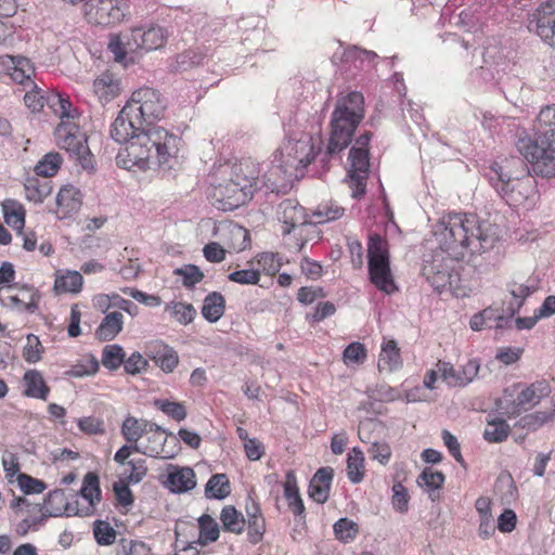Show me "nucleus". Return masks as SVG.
<instances>
[{
	"label": "nucleus",
	"mask_w": 555,
	"mask_h": 555,
	"mask_svg": "<svg viewBox=\"0 0 555 555\" xmlns=\"http://www.w3.org/2000/svg\"><path fill=\"white\" fill-rule=\"evenodd\" d=\"M435 236L439 250L430 260H425L422 273L437 292H441L452 284L454 261L493 248L500 234L499 228L489 220H480L473 214H453L436 225Z\"/></svg>",
	"instance_id": "obj_1"
},
{
	"label": "nucleus",
	"mask_w": 555,
	"mask_h": 555,
	"mask_svg": "<svg viewBox=\"0 0 555 555\" xmlns=\"http://www.w3.org/2000/svg\"><path fill=\"white\" fill-rule=\"evenodd\" d=\"M111 137L126 144L116 157L117 165L130 169H152L168 162L178 152L179 138L162 127L146 128L127 104L111 126Z\"/></svg>",
	"instance_id": "obj_2"
},
{
	"label": "nucleus",
	"mask_w": 555,
	"mask_h": 555,
	"mask_svg": "<svg viewBox=\"0 0 555 555\" xmlns=\"http://www.w3.org/2000/svg\"><path fill=\"white\" fill-rule=\"evenodd\" d=\"M537 138L519 133L515 143L532 171L543 178L555 177V104L543 107L537 117Z\"/></svg>",
	"instance_id": "obj_3"
},
{
	"label": "nucleus",
	"mask_w": 555,
	"mask_h": 555,
	"mask_svg": "<svg viewBox=\"0 0 555 555\" xmlns=\"http://www.w3.org/2000/svg\"><path fill=\"white\" fill-rule=\"evenodd\" d=\"M364 117V96L352 91L337 100L331 118V133L324 157L325 163L339 155L351 143L356 129Z\"/></svg>",
	"instance_id": "obj_4"
},
{
	"label": "nucleus",
	"mask_w": 555,
	"mask_h": 555,
	"mask_svg": "<svg viewBox=\"0 0 555 555\" xmlns=\"http://www.w3.org/2000/svg\"><path fill=\"white\" fill-rule=\"evenodd\" d=\"M260 169L251 159H243L231 168V178L212 188V205L223 211H231L251 199L257 190Z\"/></svg>",
	"instance_id": "obj_5"
},
{
	"label": "nucleus",
	"mask_w": 555,
	"mask_h": 555,
	"mask_svg": "<svg viewBox=\"0 0 555 555\" xmlns=\"http://www.w3.org/2000/svg\"><path fill=\"white\" fill-rule=\"evenodd\" d=\"M314 158L313 145L310 140L288 139L283 143L280 150V158L275 155V160L280 164L272 166L270 171L263 176L264 183L273 191L278 189L280 173L284 175L285 180L289 181L293 177L297 178V171L305 169Z\"/></svg>",
	"instance_id": "obj_6"
},
{
	"label": "nucleus",
	"mask_w": 555,
	"mask_h": 555,
	"mask_svg": "<svg viewBox=\"0 0 555 555\" xmlns=\"http://www.w3.org/2000/svg\"><path fill=\"white\" fill-rule=\"evenodd\" d=\"M487 176L490 184L509 206L522 205L534 194V180L529 175L512 178L505 166L494 163Z\"/></svg>",
	"instance_id": "obj_7"
},
{
	"label": "nucleus",
	"mask_w": 555,
	"mask_h": 555,
	"mask_svg": "<svg viewBox=\"0 0 555 555\" xmlns=\"http://www.w3.org/2000/svg\"><path fill=\"white\" fill-rule=\"evenodd\" d=\"M372 138L370 131L360 134L348 154L347 177L344 182L351 189L353 198H360L365 194L366 180L370 171L369 144Z\"/></svg>",
	"instance_id": "obj_8"
},
{
	"label": "nucleus",
	"mask_w": 555,
	"mask_h": 555,
	"mask_svg": "<svg viewBox=\"0 0 555 555\" xmlns=\"http://www.w3.org/2000/svg\"><path fill=\"white\" fill-rule=\"evenodd\" d=\"M369 275L371 282L382 292L392 294L398 291L390 270L387 243L379 236L370 237L367 247Z\"/></svg>",
	"instance_id": "obj_9"
},
{
	"label": "nucleus",
	"mask_w": 555,
	"mask_h": 555,
	"mask_svg": "<svg viewBox=\"0 0 555 555\" xmlns=\"http://www.w3.org/2000/svg\"><path fill=\"white\" fill-rule=\"evenodd\" d=\"M55 137L59 146L75 157L85 170H94V159L87 145V137L80 132L76 124L62 121L55 129Z\"/></svg>",
	"instance_id": "obj_10"
},
{
	"label": "nucleus",
	"mask_w": 555,
	"mask_h": 555,
	"mask_svg": "<svg viewBox=\"0 0 555 555\" xmlns=\"http://www.w3.org/2000/svg\"><path fill=\"white\" fill-rule=\"evenodd\" d=\"M128 106H131L133 114L143 121L146 128L164 117L167 103L162 94L153 88H140L131 95Z\"/></svg>",
	"instance_id": "obj_11"
},
{
	"label": "nucleus",
	"mask_w": 555,
	"mask_h": 555,
	"mask_svg": "<svg viewBox=\"0 0 555 555\" xmlns=\"http://www.w3.org/2000/svg\"><path fill=\"white\" fill-rule=\"evenodd\" d=\"M276 215L280 221L285 224L283 229L284 234H289L293 230L298 229V234L302 238L297 244V250L300 251L305 244L311 238L309 234H319L315 228V222L306 220L304 207L293 199H285L279 206Z\"/></svg>",
	"instance_id": "obj_12"
},
{
	"label": "nucleus",
	"mask_w": 555,
	"mask_h": 555,
	"mask_svg": "<svg viewBox=\"0 0 555 555\" xmlns=\"http://www.w3.org/2000/svg\"><path fill=\"white\" fill-rule=\"evenodd\" d=\"M527 29L555 49V0H545L528 14Z\"/></svg>",
	"instance_id": "obj_13"
},
{
	"label": "nucleus",
	"mask_w": 555,
	"mask_h": 555,
	"mask_svg": "<svg viewBox=\"0 0 555 555\" xmlns=\"http://www.w3.org/2000/svg\"><path fill=\"white\" fill-rule=\"evenodd\" d=\"M125 0H87L85 14L95 25L108 26L119 23L125 17Z\"/></svg>",
	"instance_id": "obj_14"
},
{
	"label": "nucleus",
	"mask_w": 555,
	"mask_h": 555,
	"mask_svg": "<svg viewBox=\"0 0 555 555\" xmlns=\"http://www.w3.org/2000/svg\"><path fill=\"white\" fill-rule=\"evenodd\" d=\"M153 426L152 431H145L146 443H141V453L151 457L172 459L176 451L166 449L167 439L170 438L175 443H178L177 437L167 431L156 423L151 422Z\"/></svg>",
	"instance_id": "obj_15"
},
{
	"label": "nucleus",
	"mask_w": 555,
	"mask_h": 555,
	"mask_svg": "<svg viewBox=\"0 0 555 555\" xmlns=\"http://www.w3.org/2000/svg\"><path fill=\"white\" fill-rule=\"evenodd\" d=\"M551 393V386L547 380L541 379L530 384L521 390L513 402V410L508 412V417L518 415L521 411H527L537 405L543 398Z\"/></svg>",
	"instance_id": "obj_16"
},
{
	"label": "nucleus",
	"mask_w": 555,
	"mask_h": 555,
	"mask_svg": "<svg viewBox=\"0 0 555 555\" xmlns=\"http://www.w3.org/2000/svg\"><path fill=\"white\" fill-rule=\"evenodd\" d=\"M165 40V29L160 26H151L147 29L134 28L131 31L127 46L130 50L152 51L162 48Z\"/></svg>",
	"instance_id": "obj_17"
},
{
	"label": "nucleus",
	"mask_w": 555,
	"mask_h": 555,
	"mask_svg": "<svg viewBox=\"0 0 555 555\" xmlns=\"http://www.w3.org/2000/svg\"><path fill=\"white\" fill-rule=\"evenodd\" d=\"M146 356L165 373H171L179 363L177 351L163 341L151 343L146 348Z\"/></svg>",
	"instance_id": "obj_18"
},
{
	"label": "nucleus",
	"mask_w": 555,
	"mask_h": 555,
	"mask_svg": "<svg viewBox=\"0 0 555 555\" xmlns=\"http://www.w3.org/2000/svg\"><path fill=\"white\" fill-rule=\"evenodd\" d=\"M334 469L330 466L319 468L309 483L308 494L317 503L327 501L331 490Z\"/></svg>",
	"instance_id": "obj_19"
},
{
	"label": "nucleus",
	"mask_w": 555,
	"mask_h": 555,
	"mask_svg": "<svg viewBox=\"0 0 555 555\" xmlns=\"http://www.w3.org/2000/svg\"><path fill=\"white\" fill-rule=\"evenodd\" d=\"M80 493L85 500L88 501L89 506L86 511L77 512L79 516H90L94 512V506L101 501V488L99 476L95 473H88L83 478V483Z\"/></svg>",
	"instance_id": "obj_20"
},
{
	"label": "nucleus",
	"mask_w": 555,
	"mask_h": 555,
	"mask_svg": "<svg viewBox=\"0 0 555 555\" xmlns=\"http://www.w3.org/2000/svg\"><path fill=\"white\" fill-rule=\"evenodd\" d=\"M56 204L62 212V218L77 212L82 204L81 192L73 185L61 188L56 196Z\"/></svg>",
	"instance_id": "obj_21"
},
{
	"label": "nucleus",
	"mask_w": 555,
	"mask_h": 555,
	"mask_svg": "<svg viewBox=\"0 0 555 555\" xmlns=\"http://www.w3.org/2000/svg\"><path fill=\"white\" fill-rule=\"evenodd\" d=\"M151 428L150 421L128 415L121 424L120 434L128 443L139 444L145 431H152Z\"/></svg>",
	"instance_id": "obj_22"
},
{
	"label": "nucleus",
	"mask_w": 555,
	"mask_h": 555,
	"mask_svg": "<svg viewBox=\"0 0 555 555\" xmlns=\"http://www.w3.org/2000/svg\"><path fill=\"white\" fill-rule=\"evenodd\" d=\"M507 291L512 296V300L504 302L503 311L513 318L524 306L527 297L534 292L533 286L511 282L507 284Z\"/></svg>",
	"instance_id": "obj_23"
},
{
	"label": "nucleus",
	"mask_w": 555,
	"mask_h": 555,
	"mask_svg": "<svg viewBox=\"0 0 555 555\" xmlns=\"http://www.w3.org/2000/svg\"><path fill=\"white\" fill-rule=\"evenodd\" d=\"M124 327V315L121 312L113 311L107 313L95 331V337L100 341L113 340Z\"/></svg>",
	"instance_id": "obj_24"
},
{
	"label": "nucleus",
	"mask_w": 555,
	"mask_h": 555,
	"mask_svg": "<svg viewBox=\"0 0 555 555\" xmlns=\"http://www.w3.org/2000/svg\"><path fill=\"white\" fill-rule=\"evenodd\" d=\"M48 178H41L37 175L27 177L24 182L25 196L35 204H40L51 194L52 185Z\"/></svg>",
	"instance_id": "obj_25"
},
{
	"label": "nucleus",
	"mask_w": 555,
	"mask_h": 555,
	"mask_svg": "<svg viewBox=\"0 0 555 555\" xmlns=\"http://www.w3.org/2000/svg\"><path fill=\"white\" fill-rule=\"evenodd\" d=\"M166 485L172 492L190 491L196 486L195 474L190 467L176 468L168 474Z\"/></svg>",
	"instance_id": "obj_26"
},
{
	"label": "nucleus",
	"mask_w": 555,
	"mask_h": 555,
	"mask_svg": "<svg viewBox=\"0 0 555 555\" xmlns=\"http://www.w3.org/2000/svg\"><path fill=\"white\" fill-rule=\"evenodd\" d=\"M284 495L288 507L295 516L305 518V505L299 494L297 479L293 470L287 472L284 482Z\"/></svg>",
	"instance_id": "obj_27"
},
{
	"label": "nucleus",
	"mask_w": 555,
	"mask_h": 555,
	"mask_svg": "<svg viewBox=\"0 0 555 555\" xmlns=\"http://www.w3.org/2000/svg\"><path fill=\"white\" fill-rule=\"evenodd\" d=\"M25 384L24 395L29 398L47 400L50 392L42 374L37 370H29L23 377Z\"/></svg>",
	"instance_id": "obj_28"
},
{
	"label": "nucleus",
	"mask_w": 555,
	"mask_h": 555,
	"mask_svg": "<svg viewBox=\"0 0 555 555\" xmlns=\"http://www.w3.org/2000/svg\"><path fill=\"white\" fill-rule=\"evenodd\" d=\"M93 92L100 101H109L119 92V81L109 73H103L93 81Z\"/></svg>",
	"instance_id": "obj_29"
},
{
	"label": "nucleus",
	"mask_w": 555,
	"mask_h": 555,
	"mask_svg": "<svg viewBox=\"0 0 555 555\" xmlns=\"http://www.w3.org/2000/svg\"><path fill=\"white\" fill-rule=\"evenodd\" d=\"M225 310V299L219 292L209 293L202 306V315L210 323L221 319Z\"/></svg>",
	"instance_id": "obj_30"
},
{
	"label": "nucleus",
	"mask_w": 555,
	"mask_h": 555,
	"mask_svg": "<svg viewBox=\"0 0 555 555\" xmlns=\"http://www.w3.org/2000/svg\"><path fill=\"white\" fill-rule=\"evenodd\" d=\"M402 365L399 348L395 340H388L382 346L378 360V370L392 372Z\"/></svg>",
	"instance_id": "obj_31"
},
{
	"label": "nucleus",
	"mask_w": 555,
	"mask_h": 555,
	"mask_svg": "<svg viewBox=\"0 0 555 555\" xmlns=\"http://www.w3.org/2000/svg\"><path fill=\"white\" fill-rule=\"evenodd\" d=\"M222 528L227 532L240 534L246 526V519L233 505H225L220 513Z\"/></svg>",
	"instance_id": "obj_32"
},
{
	"label": "nucleus",
	"mask_w": 555,
	"mask_h": 555,
	"mask_svg": "<svg viewBox=\"0 0 555 555\" xmlns=\"http://www.w3.org/2000/svg\"><path fill=\"white\" fill-rule=\"evenodd\" d=\"M230 492V481L225 474L212 475L205 486V495L208 499L223 500Z\"/></svg>",
	"instance_id": "obj_33"
},
{
	"label": "nucleus",
	"mask_w": 555,
	"mask_h": 555,
	"mask_svg": "<svg viewBox=\"0 0 555 555\" xmlns=\"http://www.w3.org/2000/svg\"><path fill=\"white\" fill-rule=\"evenodd\" d=\"M199 537L197 543L207 545L208 543L216 542L220 535V528L218 522L208 514H203L198 519Z\"/></svg>",
	"instance_id": "obj_34"
},
{
	"label": "nucleus",
	"mask_w": 555,
	"mask_h": 555,
	"mask_svg": "<svg viewBox=\"0 0 555 555\" xmlns=\"http://www.w3.org/2000/svg\"><path fill=\"white\" fill-rule=\"evenodd\" d=\"M365 474L363 452L353 448L347 456V476L352 483L363 480Z\"/></svg>",
	"instance_id": "obj_35"
},
{
	"label": "nucleus",
	"mask_w": 555,
	"mask_h": 555,
	"mask_svg": "<svg viewBox=\"0 0 555 555\" xmlns=\"http://www.w3.org/2000/svg\"><path fill=\"white\" fill-rule=\"evenodd\" d=\"M83 279L78 271H67L56 275L54 289L57 293H78L82 287Z\"/></svg>",
	"instance_id": "obj_36"
},
{
	"label": "nucleus",
	"mask_w": 555,
	"mask_h": 555,
	"mask_svg": "<svg viewBox=\"0 0 555 555\" xmlns=\"http://www.w3.org/2000/svg\"><path fill=\"white\" fill-rule=\"evenodd\" d=\"M511 433V427L506 421L502 418H494L488 421L487 427L483 431V438L488 442L499 443L507 439Z\"/></svg>",
	"instance_id": "obj_37"
},
{
	"label": "nucleus",
	"mask_w": 555,
	"mask_h": 555,
	"mask_svg": "<svg viewBox=\"0 0 555 555\" xmlns=\"http://www.w3.org/2000/svg\"><path fill=\"white\" fill-rule=\"evenodd\" d=\"M62 164V156L57 152L47 153L35 166V173L41 178L56 175Z\"/></svg>",
	"instance_id": "obj_38"
},
{
	"label": "nucleus",
	"mask_w": 555,
	"mask_h": 555,
	"mask_svg": "<svg viewBox=\"0 0 555 555\" xmlns=\"http://www.w3.org/2000/svg\"><path fill=\"white\" fill-rule=\"evenodd\" d=\"M165 311L169 312L171 318L183 325L191 323L196 315V310L191 304L178 301L167 304Z\"/></svg>",
	"instance_id": "obj_39"
},
{
	"label": "nucleus",
	"mask_w": 555,
	"mask_h": 555,
	"mask_svg": "<svg viewBox=\"0 0 555 555\" xmlns=\"http://www.w3.org/2000/svg\"><path fill=\"white\" fill-rule=\"evenodd\" d=\"M444 479L446 477L442 472L426 467L418 476L417 485L431 494V492L440 489L443 486Z\"/></svg>",
	"instance_id": "obj_40"
},
{
	"label": "nucleus",
	"mask_w": 555,
	"mask_h": 555,
	"mask_svg": "<svg viewBox=\"0 0 555 555\" xmlns=\"http://www.w3.org/2000/svg\"><path fill=\"white\" fill-rule=\"evenodd\" d=\"M334 534L343 543L353 541L359 533V526L349 518H340L333 526Z\"/></svg>",
	"instance_id": "obj_41"
},
{
	"label": "nucleus",
	"mask_w": 555,
	"mask_h": 555,
	"mask_svg": "<svg viewBox=\"0 0 555 555\" xmlns=\"http://www.w3.org/2000/svg\"><path fill=\"white\" fill-rule=\"evenodd\" d=\"M125 351L120 345H107L102 352V364L111 370H117L125 361Z\"/></svg>",
	"instance_id": "obj_42"
},
{
	"label": "nucleus",
	"mask_w": 555,
	"mask_h": 555,
	"mask_svg": "<svg viewBox=\"0 0 555 555\" xmlns=\"http://www.w3.org/2000/svg\"><path fill=\"white\" fill-rule=\"evenodd\" d=\"M12 72L10 76L12 79L18 83H24L25 80L30 79V76L34 73V67L30 61L23 56L12 57Z\"/></svg>",
	"instance_id": "obj_43"
},
{
	"label": "nucleus",
	"mask_w": 555,
	"mask_h": 555,
	"mask_svg": "<svg viewBox=\"0 0 555 555\" xmlns=\"http://www.w3.org/2000/svg\"><path fill=\"white\" fill-rule=\"evenodd\" d=\"M173 274L182 278V284L186 288L194 287L204 279V273L195 264H184L173 270Z\"/></svg>",
	"instance_id": "obj_44"
},
{
	"label": "nucleus",
	"mask_w": 555,
	"mask_h": 555,
	"mask_svg": "<svg viewBox=\"0 0 555 555\" xmlns=\"http://www.w3.org/2000/svg\"><path fill=\"white\" fill-rule=\"evenodd\" d=\"M345 212V209L336 203L328 202L318 206L314 211L318 223L334 221L339 219Z\"/></svg>",
	"instance_id": "obj_45"
},
{
	"label": "nucleus",
	"mask_w": 555,
	"mask_h": 555,
	"mask_svg": "<svg viewBox=\"0 0 555 555\" xmlns=\"http://www.w3.org/2000/svg\"><path fill=\"white\" fill-rule=\"evenodd\" d=\"M93 534L100 545H112L116 540L115 529L104 520H95L93 524Z\"/></svg>",
	"instance_id": "obj_46"
},
{
	"label": "nucleus",
	"mask_w": 555,
	"mask_h": 555,
	"mask_svg": "<svg viewBox=\"0 0 555 555\" xmlns=\"http://www.w3.org/2000/svg\"><path fill=\"white\" fill-rule=\"evenodd\" d=\"M365 359L366 349L361 343L349 344L343 352V360L347 365L363 363Z\"/></svg>",
	"instance_id": "obj_47"
},
{
	"label": "nucleus",
	"mask_w": 555,
	"mask_h": 555,
	"mask_svg": "<svg viewBox=\"0 0 555 555\" xmlns=\"http://www.w3.org/2000/svg\"><path fill=\"white\" fill-rule=\"evenodd\" d=\"M155 405L165 414L172 417L177 422H181L186 417V409L181 402H171L168 400H156Z\"/></svg>",
	"instance_id": "obj_48"
},
{
	"label": "nucleus",
	"mask_w": 555,
	"mask_h": 555,
	"mask_svg": "<svg viewBox=\"0 0 555 555\" xmlns=\"http://www.w3.org/2000/svg\"><path fill=\"white\" fill-rule=\"evenodd\" d=\"M43 351V348L41 346V343L39 338L34 335L29 334L26 337V346L23 350V357L26 362L28 363H36L41 359V353Z\"/></svg>",
	"instance_id": "obj_49"
},
{
	"label": "nucleus",
	"mask_w": 555,
	"mask_h": 555,
	"mask_svg": "<svg viewBox=\"0 0 555 555\" xmlns=\"http://www.w3.org/2000/svg\"><path fill=\"white\" fill-rule=\"evenodd\" d=\"M17 483L25 494H38L47 489V485L42 480L24 473L18 474Z\"/></svg>",
	"instance_id": "obj_50"
},
{
	"label": "nucleus",
	"mask_w": 555,
	"mask_h": 555,
	"mask_svg": "<svg viewBox=\"0 0 555 555\" xmlns=\"http://www.w3.org/2000/svg\"><path fill=\"white\" fill-rule=\"evenodd\" d=\"M228 279L242 285H256L260 281V272L254 269L237 270L230 273Z\"/></svg>",
	"instance_id": "obj_51"
},
{
	"label": "nucleus",
	"mask_w": 555,
	"mask_h": 555,
	"mask_svg": "<svg viewBox=\"0 0 555 555\" xmlns=\"http://www.w3.org/2000/svg\"><path fill=\"white\" fill-rule=\"evenodd\" d=\"M257 262L269 275H274L282 267L279 255L273 253H261L257 256Z\"/></svg>",
	"instance_id": "obj_52"
},
{
	"label": "nucleus",
	"mask_w": 555,
	"mask_h": 555,
	"mask_svg": "<svg viewBox=\"0 0 555 555\" xmlns=\"http://www.w3.org/2000/svg\"><path fill=\"white\" fill-rule=\"evenodd\" d=\"M3 210L5 223L15 230H18V234H22V230L25 225V211L22 208L10 209L8 205H3Z\"/></svg>",
	"instance_id": "obj_53"
},
{
	"label": "nucleus",
	"mask_w": 555,
	"mask_h": 555,
	"mask_svg": "<svg viewBox=\"0 0 555 555\" xmlns=\"http://www.w3.org/2000/svg\"><path fill=\"white\" fill-rule=\"evenodd\" d=\"M392 506L399 513H405L409 508V494L406 488L398 482L392 486Z\"/></svg>",
	"instance_id": "obj_54"
},
{
	"label": "nucleus",
	"mask_w": 555,
	"mask_h": 555,
	"mask_svg": "<svg viewBox=\"0 0 555 555\" xmlns=\"http://www.w3.org/2000/svg\"><path fill=\"white\" fill-rule=\"evenodd\" d=\"M113 491L119 505L129 507L133 504L134 498L126 481L119 480L114 482Z\"/></svg>",
	"instance_id": "obj_55"
},
{
	"label": "nucleus",
	"mask_w": 555,
	"mask_h": 555,
	"mask_svg": "<svg viewBox=\"0 0 555 555\" xmlns=\"http://www.w3.org/2000/svg\"><path fill=\"white\" fill-rule=\"evenodd\" d=\"M438 372L441 378L451 387H460V372L454 369V366L444 361H438L437 363Z\"/></svg>",
	"instance_id": "obj_56"
},
{
	"label": "nucleus",
	"mask_w": 555,
	"mask_h": 555,
	"mask_svg": "<svg viewBox=\"0 0 555 555\" xmlns=\"http://www.w3.org/2000/svg\"><path fill=\"white\" fill-rule=\"evenodd\" d=\"M246 525L248 528V540L253 544H257L261 541L264 530L266 522L263 517H256V519H247Z\"/></svg>",
	"instance_id": "obj_57"
},
{
	"label": "nucleus",
	"mask_w": 555,
	"mask_h": 555,
	"mask_svg": "<svg viewBox=\"0 0 555 555\" xmlns=\"http://www.w3.org/2000/svg\"><path fill=\"white\" fill-rule=\"evenodd\" d=\"M65 500V493L62 489L50 491L44 499V511L52 516L61 514V506L54 507V504H62Z\"/></svg>",
	"instance_id": "obj_58"
},
{
	"label": "nucleus",
	"mask_w": 555,
	"mask_h": 555,
	"mask_svg": "<svg viewBox=\"0 0 555 555\" xmlns=\"http://www.w3.org/2000/svg\"><path fill=\"white\" fill-rule=\"evenodd\" d=\"M127 465L130 467V474L127 476V480L129 483H139L147 473V467L145 465V460L137 459L129 460Z\"/></svg>",
	"instance_id": "obj_59"
},
{
	"label": "nucleus",
	"mask_w": 555,
	"mask_h": 555,
	"mask_svg": "<svg viewBox=\"0 0 555 555\" xmlns=\"http://www.w3.org/2000/svg\"><path fill=\"white\" fill-rule=\"evenodd\" d=\"M441 438L450 454L455 459L457 463L464 466L465 462L461 454V448L457 438L447 429L442 430Z\"/></svg>",
	"instance_id": "obj_60"
},
{
	"label": "nucleus",
	"mask_w": 555,
	"mask_h": 555,
	"mask_svg": "<svg viewBox=\"0 0 555 555\" xmlns=\"http://www.w3.org/2000/svg\"><path fill=\"white\" fill-rule=\"evenodd\" d=\"M149 365L146 359L140 352H133L127 360L124 361L125 371L128 374L135 375Z\"/></svg>",
	"instance_id": "obj_61"
},
{
	"label": "nucleus",
	"mask_w": 555,
	"mask_h": 555,
	"mask_svg": "<svg viewBox=\"0 0 555 555\" xmlns=\"http://www.w3.org/2000/svg\"><path fill=\"white\" fill-rule=\"evenodd\" d=\"M479 367L480 364L477 360H468L459 371L461 378L460 387L466 386L473 382L479 372Z\"/></svg>",
	"instance_id": "obj_62"
},
{
	"label": "nucleus",
	"mask_w": 555,
	"mask_h": 555,
	"mask_svg": "<svg viewBox=\"0 0 555 555\" xmlns=\"http://www.w3.org/2000/svg\"><path fill=\"white\" fill-rule=\"evenodd\" d=\"M480 313L482 318L486 320L487 324H491L492 321L495 322V324L493 325L495 328H503L512 319L504 311L503 313H498V311L492 308L483 309Z\"/></svg>",
	"instance_id": "obj_63"
},
{
	"label": "nucleus",
	"mask_w": 555,
	"mask_h": 555,
	"mask_svg": "<svg viewBox=\"0 0 555 555\" xmlns=\"http://www.w3.org/2000/svg\"><path fill=\"white\" fill-rule=\"evenodd\" d=\"M367 452L373 460H377L384 465L388 463L391 456V450L387 443L373 442Z\"/></svg>",
	"instance_id": "obj_64"
}]
</instances>
